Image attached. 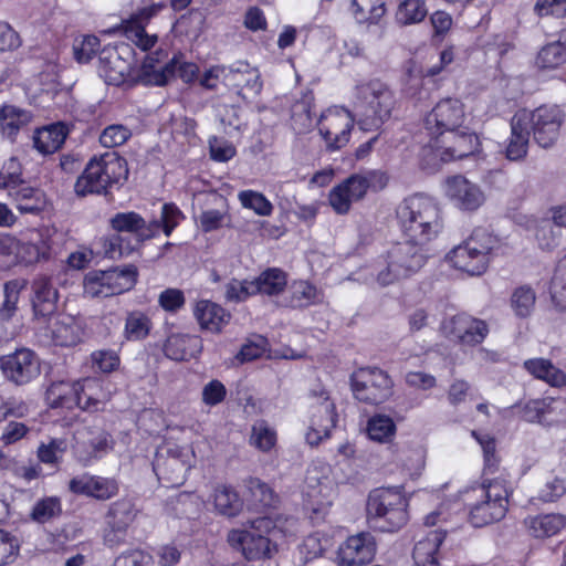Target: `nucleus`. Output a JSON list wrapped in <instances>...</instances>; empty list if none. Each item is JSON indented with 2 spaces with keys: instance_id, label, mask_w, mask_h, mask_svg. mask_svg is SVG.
I'll return each instance as SVG.
<instances>
[{
  "instance_id": "19",
  "label": "nucleus",
  "mask_w": 566,
  "mask_h": 566,
  "mask_svg": "<svg viewBox=\"0 0 566 566\" xmlns=\"http://www.w3.org/2000/svg\"><path fill=\"white\" fill-rule=\"evenodd\" d=\"M354 126L352 114L344 108L328 109L318 120L319 135L328 150H338L347 145Z\"/></svg>"
},
{
  "instance_id": "45",
  "label": "nucleus",
  "mask_w": 566,
  "mask_h": 566,
  "mask_svg": "<svg viewBox=\"0 0 566 566\" xmlns=\"http://www.w3.org/2000/svg\"><path fill=\"white\" fill-rule=\"evenodd\" d=\"M136 511L128 499H122L112 504L106 515L107 525L116 532H123L134 521Z\"/></svg>"
},
{
  "instance_id": "24",
  "label": "nucleus",
  "mask_w": 566,
  "mask_h": 566,
  "mask_svg": "<svg viewBox=\"0 0 566 566\" xmlns=\"http://www.w3.org/2000/svg\"><path fill=\"white\" fill-rule=\"evenodd\" d=\"M446 196L461 211H475L485 200L480 186L461 175L446 180Z\"/></svg>"
},
{
  "instance_id": "11",
  "label": "nucleus",
  "mask_w": 566,
  "mask_h": 566,
  "mask_svg": "<svg viewBox=\"0 0 566 566\" xmlns=\"http://www.w3.org/2000/svg\"><path fill=\"white\" fill-rule=\"evenodd\" d=\"M428 147L441 161L462 159L479 150L480 140L467 126L440 133L430 138Z\"/></svg>"
},
{
  "instance_id": "47",
  "label": "nucleus",
  "mask_w": 566,
  "mask_h": 566,
  "mask_svg": "<svg viewBox=\"0 0 566 566\" xmlns=\"http://www.w3.org/2000/svg\"><path fill=\"white\" fill-rule=\"evenodd\" d=\"M355 19L363 23H376L385 13L384 0H352Z\"/></svg>"
},
{
  "instance_id": "64",
  "label": "nucleus",
  "mask_w": 566,
  "mask_h": 566,
  "mask_svg": "<svg viewBox=\"0 0 566 566\" xmlns=\"http://www.w3.org/2000/svg\"><path fill=\"white\" fill-rule=\"evenodd\" d=\"M534 12L539 17H566V0H536Z\"/></svg>"
},
{
  "instance_id": "44",
  "label": "nucleus",
  "mask_w": 566,
  "mask_h": 566,
  "mask_svg": "<svg viewBox=\"0 0 566 566\" xmlns=\"http://www.w3.org/2000/svg\"><path fill=\"white\" fill-rule=\"evenodd\" d=\"M323 301V293L307 281L294 282L291 286L290 306L304 308Z\"/></svg>"
},
{
  "instance_id": "57",
  "label": "nucleus",
  "mask_w": 566,
  "mask_h": 566,
  "mask_svg": "<svg viewBox=\"0 0 566 566\" xmlns=\"http://www.w3.org/2000/svg\"><path fill=\"white\" fill-rule=\"evenodd\" d=\"M238 198L244 208L253 210L259 216L268 217L273 211V205L261 192L243 190L239 192Z\"/></svg>"
},
{
  "instance_id": "10",
  "label": "nucleus",
  "mask_w": 566,
  "mask_h": 566,
  "mask_svg": "<svg viewBox=\"0 0 566 566\" xmlns=\"http://www.w3.org/2000/svg\"><path fill=\"white\" fill-rule=\"evenodd\" d=\"M166 59L167 52L163 49L144 56V85H165L175 74L185 83L199 80V66L196 63L176 60L165 62Z\"/></svg>"
},
{
  "instance_id": "20",
  "label": "nucleus",
  "mask_w": 566,
  "mask_h": 566,
  "mask_svg": "<svg viewBox=\"0 0 566 566\" xmlns=\"http://www.w3.org/2000/svg\"><path fill=\"white\" fill-rule=\"evenodd\" d=\"M43 327L44 336L56 346L72 347L81 344L85 337V326L82 318L70 314H54Z\"/></svg>"
},
{
  "instance_id": "35",
  "label": "nucleus",
  "mask_w": 566,
  "mask_h": 566,
  "mask_svg": "<svg viewBox=\"0 0 566 566\" xmlns=\"http://www.w3.org/2000/svg\"><path fill=\"white\" fill-rule=\"evenodd\" d=\"M287 285V274L279 268H269L252 280L251 290L254 294L275 296L281 294Z\"/></svg>"
},
{
  "instance_id": "7",
  "label": "nucleus",
  "mask_w": 566,
  "mask_h": 566,
  "mask_svg": "<svg viewBox=\"0 0 566 566\" xmlns=\"http://www.w3.org/2000/svg\"><path fill=\"white\" fill-rule=\"evenodd\" d=\"M356 111L365 130L378 128L391 116L395 106L392 92L381 82L373 81L357 86Z\"/></svg>"
},
{
  "instance_id": "40",
  "label": "nucleus",
  "mask_w": 566,
  "mask_h": 566,
  "mask_svg": "<svg viewBox=\"0 0 566 566\" xmlns=\"http://www.w3.org/2000/svg\"><path fill=\"white\" fill-rule=\"evenodd\" d=\"M213 504L216 511L227 517L237 516L243 507L238 492L229 485L220 484L214 488Z\"/></svg>"
},
{
  "instance_id": "18",
  "label": "nucleus",
  "mask_w": 566,
  "mask_h": 566,
  "mask_svg": "<svg viewBox=\"0 0 566 566\" xmlns=\"http://www.w3.org/2000/svg\"><path fill=\"white\" fill-rule=\"evenodd\" d=\"M440 329L447 338L467 346L481 344L489 334V325L485 321L467 313L444 318Z\"/></svg>"
},
{
  "instance_id": "17",
  "label": "nucleus",
  "mask_w": 566,
  "mask_h": 566,
  "mask_svg": "<svg viewBox=\"0 0 566 566\" xmlns=\"http://www.w3.org/2000/svg\"><path fill=\"white\" fill-rule=\"evenodd\" d=\"M376 172L354 174L333 187L328 195V202L337 214H347L354 202L365 198Z\"/></svg>"
},
{
  "instance_id": "63",
  "label": "nucleus",
  "mask_w": 566,
  "mask_h": 566,
  "mask_svg": "<svg viewBox=\"0 0 566 566\" xmlns=\"http://www.w3.org/2000/svg\"><path fill=\"white\" fill-rule=\"evenodd\" d=\"M228 71L229 66L213 65L199 76V83L206 90H216L219 83H223L227 86Z\"/></svg>"
},
{
  "instance_id": "53",
  "label": "nucleus",
  "mask_w": 566,
  "mask_h": 566,
  "mask_svg": "<svg viewBox=\"0 0 566 566\" xmlns=\"http://www.w3.org/2000/svg\"><path fill=\"white\" fill-rule=\"evenodd\" d=\"M312 98L305 96L301 101H297L292 106V127L297 134H303L307 132L313 126V116H312Z\"/></svg>"
},
{
  "instance_id": "43",
  "label": "nucleus",
  "mask_w": 566,
  "mask_h": 566,
  "mask_svg": "<svg viewBox=\"0 0 566 566\" xmlns=\"http://www.w3.org/2000/svg\"><path fill=\"white\" fill-rule=\"evenodd\" d=\"M31 114L13 105L0 109V126L4 135L13 139L18 132L31 122Z\"/></svg>"
},
{
  "instance_id": "21",
  "label": "nucleus",
  "mask_w": 566,
  "mask_h": 566,
  "mask_svg": "<svg viewBox=\"0 0 566 566\" xmlns=\"http://www.w3.org/2000/svg\"><path fill=\"white\" fill-rule=\"evenodd\" d=\"M0 368L6 378L15 385H25L40 375L39 358L27 348L0 357Z\"/></svg>"
},
{
  "instance_id": "1",
  "label": "nucleus",
  "mask_w": 566,
  "mask_h": 566,
  "mask_svg": "<svg viewBox=\"0 0 566 566\" xmlns=\"http://www.w3.org/2000/svg\"><path fill=\"white\" fill-rule=\"evenodd\" d=\"M396 217L406 239L424 247L443 229L439 203L424 195L417 193L403 199L396 208Z\"/></svg>"
},
{
  "instance_id": "23",
  "label": "nucleus",
  "mask_w": 566,
  "mask_h": 566,
  "mask_svg": "<svg viewBox=\"0 0 566 566\" xmlns=\"http://www.w3.org/2000/svg\"><path fill=\"white\" fill-rule=\"evenodd\" d=\"M311 420L306 432V441L311 446H317L324 438L329 436L331 430L336 423L335 405L322 391L315 402L311 405Z\"/></svg>"
},
{
  "instance_id": "38",
  "label": "nucleus",
  "mask_w": 566,
  "mask_h": 566,
  "mask_svg": "<svg viewBox=\"0 0 566 566\" xmlns=\"http://www.w3.org/2000/svg\"><path fill=\"white\" fill-rule=\"evenodd\" d=\"M523 367L533 377L551 386L560 387L566 382V375L548 359L531 358L524 361Z\"/></svg>"
},
{
  "instance_id": "37",
  "label": "nucleus",
  "mask_w": 566,
  "mask_h": 566,
  "mask_svg": "<svg viewBox=\"0 0 566 566\" xmlns=\"http://www.w3.org/2000/svg\"><path fill=\"white\" fill-rule=\"evenodd\" d=\"M76 382L56 381L46 389L45 399L51 408L72 409L78 402Z\"/></svg>"
},
{
  "instance_id": "61",
  "label": "nucleus",
  "mask_w": 566,
  "mask_h": 566,
  "mask_svg": "<svg viewBox=\"0 0 566 566\" xmlns=\"http://www.w3.org/2000/svg\"><path fill=\"white\" fill-rule=\"evenodd\" d=\"M130 136V132L123 125H111L99 136L104 147L113 148L123 145Z\"/></svg>"
},
{
  "instance_id": "6",
  "label": "nucleus",
  "mask_w": 566,
  "mask_h": 566,
  "mask_svg": "<svg viewBox=\"0 0 566 566\" xmlns=\"http://www.w3.org/2000/svg\"><path fill=\"white\" fill-rule=\"evenodd\" d=\"M128 167L126 159L115 151L105 153L101 157H93L86 165L83 174L77 178L74 189L78 196L87 193H103L112 184L126 179Z\"/></svg>"
},
{
  "instance_id": "28",
  "label": "nucleus",
  "mask_w": 566,
  "mask_h": 566,
  "mask_svg": "<svg viewBox=\"0 0 566 566\" xmlns=\"http://www.w3.org/2000/svg\"><path fill=\"white\" fill-rule=\"evenodd\" d=\"M227 86L235 88L238 95L244 99L256 97L263 87L258 69L248 62H237L229 66Z\"/></svg>"
},
{
  "instance_id": "55",
  "label": "nucleus",
  "mask_w": 566,
  "mask_h": 566,
  "mask_svg": "<svg viewBox=\"0 0 566 566\" xmlns=\"http://www.w3.org/2000/svg\"><path fill=\"white\" fill-rule=\"evenodd\" d=\"M396 426L388 416L377 415L368 421L367 433L370 439L379 442L388 441L394 437Z\"/></svg>"
},
{
  "instance_id": "51",
  "label": "nucleus",
  "mask_w": 566,
  "mask_h": 566,
  "mask_svg": "<svg viewBox=\"0 0 566 566\" xmlns=\"http://www.w3.org/2000/svg\"><path fill=\"white\" fill-rule=\"evenodd\" d=\"M67 450L65 439L54 438L48 443H41L36 450V457L41 463L59 467Z\"/></svg>"
},
{
  "instance_id": "12",
  "label": "nucleus",
  "mask_w": 566,
  "mask_h": 566,
  "mask_svg": "<svg viewBox=\"0 0 566 566\" xmlns=\"http://www.w3.org/2000/svg\"><path fill=\"white\" fill-rule=\"evenodd\" d=\"M517 115L526 117V127L533 133V138L539 147L549 148L557 142L565 119L560 107L542 105L532 112H518Z\"/></svg>"
},
{
  "instance_id": "22",
  "label": "nucleus",
  "mask_w": 566,
  "mask_h": 566,
  "mask_svg": "<svg viewBox=\"0 0 566 566\" xmlns=\"http://www.w3.org/2000/svg\"><path fill=\"white\" fill-rule=\"evenodd\" d=\"M377 551V543L369 532H360L347 537L338 547L337 559L340 566H364L369 564Z\"/></svg>"
},
{
  "instance_id": "54",
  "label": "nucleus",
  "mask_w": 566,
  "mask_h": 566,
  "mask_svg": "<svg viewBox=\"0 0 566 566\" xmlns=\"http://www.w3.org/2000/svg\"><path fill=\"white\" fill-rule=\"evenodd\" d=\"M62 513L61 500L57 496H48L38 501L31 512L33 521L44 524Z\"/></svg>"
},
{
  "instance_id": "42",
  "label": "nucleus",
  "mask_w": 566,
  "mask_h": 566,
  "mask_svg": "<svg viewBox=\"0 0 566 566\" xmlns=\"http://www.w3.org/2000/svg\"><path fill=\"white\" fill-rule=\"evenodd\" d=\"M531 534L543 538L556 535L566 525V517L562 514H544L525 520Z\"/></svg>"
},
{
  "instance_id": "26",
  "label": "nucleus",
  "mask_w": 566,
  "mask_h": 566,
  "mask_svg": "<svg viewBox=\"0 0 566 566\" xmlns=\"http://www.w3.org/2000/svg\"><path fill=\"white\" fill-rule=\"evenodd\" d=\"M32 311L33 319L39 324L46 322L55 314L59 301V292L51 277L40 275L32 282Z\"/></svg>"
},
{
  "instance_id": "46",
  "label": "nucleus",
  "mask_w": 566,
  "mask_h": 566,
  "mask_svg": "<svg viewBox=\"0 0 566 566\" xmlns=\"http://www.w3.org/2000/svg\"><path fill=\"white\" fill-rule=\"evenodd\" d=\"M428 14L424 0H405L396 12V21L399 25H411L420 23Z\"/></svg>"
},
{
  "instance_id": "48",
  "label": "nucleus",
  "mask_w": 566,
  "mask_h": 566,
  "mask_svg": "<svg viewBox=\"0 0 566 566\" xmlns=\"http://www.w3.org/2000/svg\"><path fill=\"white\" fill-rule=\"evenodd\" d=\"M536 294L530 285L516 287L511 295V308L517 317H528L535 306Z\"/></svg>"
},
{
  "instance_id": "3",
  "label": "nucleus",
  "mask_w": 566,
  "mask_h": 566,
  "mask_svg": "<svg viewBox=\"0 0 566 566\" xmlns=\"http://www.w3.org/2000/svg\"><path fill=\"white\" fill-rule=\"evenodd\" d=\"M407 506L402 486L375 489L366 503L367 522L381 532H395L408 521Z\"/></svg>"
},
{
  "instance_id": "14",
  "label": "nucleus",
  "mask_w": 566,
  "mask_h": 566,
  "mask_svg": "<svg viewBox=\"0 0 566 566\" xmlns=\"http://www.w3.org/2000/svg\"><path fill=\"white\" fill-rule=\"evenodd\" d=\"M137 271L112 269L88 272L83 282L84 295L90 298H103L120 294L130 289Z\"/></svg>"
},
{
  "instance_id": "39",
  "label": "nucleus",
  "mask_w": 566,
  "mask_h": 566,
  "mask_svg": "<svg viewBox=\"0 0 566 566\" xmlns=\"http://www.w3.org/2000/svg\"><path fill=\"white\" fill-rule=\"evenodd\" d=\"M111 224L116 230L118 235H132L135 240L134 244L127 245V251H133L139 248L142 243V217L135 212H122L115 214L111 219Z\"/></svg>"
},
{
  "instance_id": "16",
  "label": "nucleus",
  "mask_w": 566,
  "mask_h": 566,
  "mask_svg": "<svg viewBox=\"0 0 566 566\" xmlns=\"http://www.w3.org/2000/svg\"><path fill=\"white\" fill-rule=\"evenodd\" d=\"M467 119L465 106L454 97L440 99L426 115L423 125L431 137L464 126Z\"/></svg>"
},
{
  "instance_id": "34",
  "label": "nucleus",
  "mask_w": 566,
  "mask_h": 566,
  "mask_svg": "<svg viewBox=\"0 0 566 566\" xmlns=\"http://www.w3.org/2000/svg\"><path fill=\"white\" fill-rule=\"evenodd\" d=\"M66 136V126L62 123H55L35 130L33 146L40 154L50 155L62 147Z\"/></svg>"
},
{
  "instance_id": "58",
  "label": "nucleus",
  "mask_w": 566,
  "mask_h": 566,
  "mask_svg": "<svg viewBox=\"0 0 566 566\" xmlns=\"http://www.w3.org/2000/svg\"><path fill=\"white\" fill-rule=\"evenodd\" d=\"M107 33L122 34L142 49V13L136 12L120 25L107 30Z\"/></svg>"
},
{
  "instance_id": "41",
  "label": "nucleus",
  "mask_w": 566,
  "mask_h": 566,
  "mask_svg": "<svg viewBox=\"0 0 566 566\" xmlns=\"http://www.w3.org/2000/svg\"><path fill=\"white\" fill-rule=\"evenodd\" d=\"M181 218L182 213L175 205L164 203L160 218L149 222L146 229L144 228V241L155 237L160 231L169 237Z\"/></svg>"
},
{
  "instance_id": "32",
  "label": "nucleus",
  "mask_w": 566,
  "mask_h": 566,
  "mask_svg": "<svg viewBox=\"0 0 566 566\" xmlns=\"http://www.w3.org/2000/svg\"><path fill=\"white\" fill-rule=\"evenodd\" d=\"M444 537V531L433 530L418 541L412 552L416 566H440L439 547L443 543Z\"/></svg>"
},
{
  "instance_id": "15",
  "label": "nucleus",
  "mask_w": 566,
  "mask_h": 566,
  "mask_svg": "<svg viewBox=\"0 0 566 566\" xmlns=\"http://www.w3.org/2000/svg\"><path fill=\"white\" fill-rule=\"evenodd\" d=\"M352 390L355 398L369 405H378L391 395L392 381L379 368H360L352 375Z\"/></svg>"
},
{
  "instance_id": "50",
  "label": "nucleus",
  "mask_w": 566,
  "mask_h": 566,
  "mask_svg": "<svg viewBox=\"0 0 566 566\" xmlns=\"http://www.w3.org/2000/svg\"><path fill=\"white\" fill-rule=\"evenodd\" d=\"M249 442L262 452H269L276 443V432L265 420L253 423Z\"/></svg>"
},
{
  "instance_id": "2",
  "label": "nucleus",
  "mask_w": 566,
  "mask_h": 566,
  "mask_svg": "<svg viewBox=\"0 0 566 566\" xmlns=\"http://www.w3.org/2000/svg\"><path fill=\"white\" fill-rule=\"evenodd\" d=\"M427 259L424 245L406 239L379 255L369 266V275L379 286H388L418 273Z\"/></svg>"
},
{
  "instance_id": "33",
  "label": "nucleus",
  "mask_w": 566,
  "mask_h": 566,
  "mask_svg": "<svg viewBox=\"0 0 566 566\" xmlns=\"http://www.w3.org/2000/svg\"><path fill=\"white\" fill-rule=\"evenodd\" d=\"M202 349V339L197 335L174 334L165 343L166 356L174 360H188Z\"/></svg>"
},
{
  "instance_id": "59",
  "label": "nucleus",
  "mask_w": 566,
  "mask_h": 566,
  "mask_svg": "<svg viewBox=\"0 0 566 566\" xmlns=\"http://www.w3.org/2000/svg\"><path fill=\"white\" fill-rule=\"evenodd\" d=\"M99 48V40L95 35H83L74 40L73 55L76 62L87 63Z\"/></svg>"
},
{
  "instance_id": "30",
  "label": "nucleus",
  "mask_w": 566,
  "mask_h": 566,
  "mask_svg": "<svg viewBox=\"0 0 566 566\" xmlns=\"http://www.w3.org/2000/svg\"><path fill=\"white\" fill-rule=\"evenodd\" d=\"M530 129L526 127V117L517 113L511 119V135L505 147V157L511 161L523 160L528 151Z\"/></svg>"
},
{
  "instance_id": "9",
  "label": "nucleus",
  "mask_w": 566,
  "mask_h": 566,
  "mask_svg": "<svg viewBox=\"0 0 566 566\" xmlns=\"http://www.w3.org/2000/svg\"><path fill=\"white\" fill-rule=\"evenodd\" d=\"M274 527L271 518L262 516L247 521L241 528L228 532L227 542L241 553L247 560H261L270 557V539L266 534Z\"/></svg>"
},
{
  "instance_id": "13",
  "label": "nucleus",
  "mask_w": 566,
  "mask_h": 566,
  "mask_svg": "<svg viewBox=\"0 0 566 566\" xmlns=\"http://www.w3.org/2000/svg\"><path fill=\"white\" fill-rule=\"evenodd\" d=\"M191 450L188 447L171 446L156 453L153 470L166 486H179L191 468Z\"/></svg>"
},
{
  "instance_id": "4",
  "label": "nucleus",
  "mask_w": 566,
  "mask_h": 566,
  "mask_svg": "<svg viewBox=\"0 0 566 566\" xmlns=\"http://www.w3.org/2000/svg\"><path fill=\"white\" fill-rule=\"evenodd\" d=\"M513 492L512 482L501 475L484 481L472 490L475 501L470 504L469 520L474 527L501 521L509 507V497Z\"/></svg>"
},
{
  "instance_id": "25",
  "label": "nucleus",
  "mask_w": 566,
  "mask_h": 566,
  "mask_svg": "<svg viewBox=\"0 0 566 566\" xmlns=\"http://www.w3.org/2000/svg\"><path fill=\"white\" fill-rule=\"evenodd\" d=\"M113 449L111 434L102 428H85L76 433L74 453L83 464L99 459Z\"/></svg>"
},
{
  "instance_id": "27",
  "label": "nucleus",
  "mask_w": 566,
  "mask_h": 566,
  "mask_svg": "<svg viewBox=\"0 0 566 566\" xmlns=\"http://www.w3.org/2000/svg\"><path fill=\"white\" fill-rule=\"evenodd\" d=\"M69 491L76 495L106 501L117 494L118 484L111 478L83 473L70 480Z\"/></svg>"
},
{
  "instance_id": "8",
  "label": "nucleus",
  "mask_w": 566,
  "mask_h": 566,
  "mask_svg": "<svg viewBox=\"0 0 566 566\" xmlns=\"http://www.w3.org/2000/svg\"><path fill=\"white\" fill-rule=\"evenodd\" d=\"M135 51L128 45L103 48L98 53V74L107 84H137L142 80V66L136 64Z\"/></svg>"
},
{
  "instance_id": "56",
  "label": "nucleus",
  "mask_w": 566,
  "mask_h": 566,
  "mask_svg": "<svg viewBox=\"0 0 566 566\" xmlns=\"http://www.w3.org/2000/svg\"><path fill=\"white\" fill-rule=\"evenodd\" d=\"M22 167L17 158L8 159L0 170V189H6L9 193L13 188H19L25 182L21 178Z\"/></svg>"
},
{
  "instance_id": "49",
  "label": "nucleus",
  "mask_w": 566,
  "mask_h": 566,
  "mask_svg": "<svg viewBox=\"0 0 566 566\" xmlns=\"http://www.w3.org/2000/svg\"><path fill=\"white\" fill-rule=\"evenodd\" d=\"M564 42H554L545 45L538 52L536 64L542 69H554L566 62V34Z\"/></svg>"
},
{
  "instance_id": "5",
  "label": "nucleus",
  "mask_w": 566,
  "mask_h": 566,
  "mask_svg": "<svg viewBox=\"0 0 566 566\" xmlns=\"http://www.w3.org/2000/svg\"><path fill=\"white\" fill-rule=\"evenodd\" d=\"M499 239L485 228H475L461 244L452 249L448 259L453 268L472 276L483 274L491 262Z\"/></svg>"
},
{
  "instance_id": "29",
  "label": "nucleus",
  "mask_w": 566,
  "mask_h": 566,
  "mask_svg": "<svg viewBox=\"0 0 566 566\" xmlns=\"http://www.w3.org/2000/svg\"><path fill=\"white\" fill-rule=\"evenodd\" d=\"M8 197L21 214L38 216L45 210L48 205L44 192L28 184L21 185L19 188H13V190L8 193Z\"/></svg>"
},
{
  "instance_id": "36",
  "label": "nucleus",
  "mask_w": 566,
  "mask_h": 566,
  "mask_svg": "<svg viewBox=\"0 0 566 566\" xmlns=\"http://www.w3.org/2000/svg\"><path fill=\"white\" fill-rule=\"evenodd\" d=\"M99 389V381L94 378H85L78 381L77 397L78 402L76 407L86 411H97L103 409L106 401L109 400L111 394L106 390H99L98 397H95V391Z\"/></svg>"
},
{
  "instance_id": "62",
  "label": "nucleus",
  "mask_w": 566,
  "mask_h": 566,
  "mask_svg": "<svg viewBox=\"0 0 566 566\" xmlns=\"http://www.w3.org/2000/svg\"><path fill=\"white\" fill-rule=\"evenodd\" d=\"M252 281H239V280H231L226 285V300L229 302H243L248 297L255 295L254 292L251 290Z\"/></svg>"
},
{
  "instance_id": "52",
  "label": "nucleus",
  "mask_w": 566,
  "mask_h": 566,
  "mask_svg": "<svg viewBox=\"0 0 566 566\" xmlns=\"http://www.w3.org/2000/svg\"><path fill=\"white\" fill-rule=\"evenodd\" d=\"M247 488L252 500L262 509L274 507L279 502L275 492L258 478H249L247 480Z\"/></svg>"
},
{
  "instance_id": "31",
  "label": "nucleus",
  "mask_w": 566,
  "mask_h": 566,
  "mask_svg": "<svg viewBox=\"0 0 566 566\" xmlns=\"http://www.w3.org/2000/svg\"><path fill=\"white\" fill-rule=\"evenodd\" d=\"M193 315L202 329L212 333H219L231 317L221 305L208 300L197 302Z\"/></svg>"
},
{
  "instance_id": "60",
  "label": "nucleus",
  "mask_w": 566,
  "mask_h": 566,
  "mask_svg": "<svg viewBox=\"0 0 566 566\" xmlns=\"http://www.w3.org/2000/svg\"><path fill=\"white\" fill-rule=\"evenodd\" d=\"M92 367L101 373H111L119 366V357L113 350L102 349L91 355Z\"/></svg>"
}]
</instances>
